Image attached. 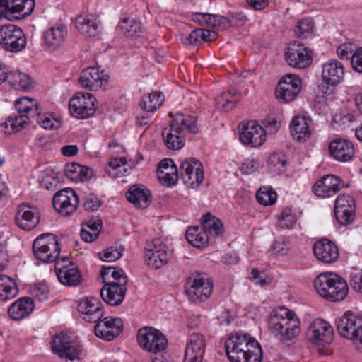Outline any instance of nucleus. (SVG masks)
Here are the masks:
<instances>
[{"mask_svg":"<svg viewBox=\"0 0 362 362\" xmlns=\"http://www.w3.org/2000/svg\"><path fill=\"white\" fill-rule=\"evenodd\" d=\"M127 199L136 208L144 209L152 202L150 190L143 185H132L126 193Z\"/></svg>","mask_w":362,"mask_h":362,"instance_id":"obj_30","label":"nucleus"},{"mask_svg":"<svg viewBox=\"0 0 362 362\" xmlns=\"http://www.w3.org/2000/svg\"><path fill=\"white\" fill-rule=\"evenodd\" d=\"M109 81V76L98 67H88L81 73L80 85L91 91H97L104 88Z\"/></svg>","mask_w":362,"mask_h":362,"instance_id":"obj_21","label":"nucleus"},{"mask_svg":"<svg viewBox=\"0 0 362 362\" xmlns=\"http://www.w3.org/2000/svg\"><path fill=\"white\" fill-rule=\"evenodd\" d=\"M33 295L36 299H38L40 301L44 300L48 298V288L45 285L35 286L33 289Z\"/></svg>","mask_w":362,"mask_h":362,"instance_id":"obj_60","label":"nucleus"},{"mask_svg":"<svg viewBox=\"0 0 362 362\" xmlns=\"http://www.w3.org/2000/svg\"><path fill=\"white\" fill-rule=\"evenodd\" d=\"M288 250V244L284 240H276L272 245V251L276 255H284Z\"/></svg>","mask_w":362,"mask_h":362,"instance_id":"obj_58","label":"nucleus"},{"mask_svg":"<svg viewBox=\"0 0 362 362\" xmlns=\"http://www.w3.org/2000/svg\"><path fill=\"white\" fill-rule=\"evenodd\" d=\"M137 341L144 350L154 354L165 349L168 344L165 335L151 327H143L139 330Z\"/></svg>","mask_w":362,"mask_h":362,"instance_id":"obj_12","label":"nucleus"},{"mask_svg":"<svg viewBox=\"0 0 362 362\" xmlns=\"http://www.w3.org/2000/svg\"><path fill=\"white\" fill-rule=\"evenodd\" d=\"M34 309V303L32 298L24 297L13 303L8 309V314L11 319L16 321L27 317Z\"/></svg>","mask_w":362,"mask_h":362,"instance_id":"obj_31","label":"nucleus"},{"mask_svg":"<svg viewBox=\"0 0 362 362\" xmlns=\"http://www.w3.org/2000/svg\"><path fill=\"white\" fill-rule=\"evenodd\" d=\"M119 28L120 31L128 37H133L141 32V22L134 18H124L121 21Z\"/></svg>","mask_w":362,"mask_h":362,"instance_id":"obj_45","label":"nucleus"},{"mask_svg":"<svg viewBox=\"0 0 362 362\" xmlns=\"http://www.w3.org/2000/svg\"><path fill=\"white\" fill-rule=\"evenodd\" d=\"M285 59L292 67L305 69L312 64V52L303 44L295 41L288 44L285 52Z\"/></svg>","mask_w":362,"mask_h":362,"instance_id":"obj_14","label":"nucleus"},{"mask_svg":"<svg viewBox=\"0 0 362 362\" xmlns=\"http://www.w3.org/2000/svg\"><path fill=\"white\" fill-rule=\"evenodd\" d=\"M337 329L340 336L351 340L362 352V316L346 311L339 318Z\"/></svg>","mask_w":362,"mask_h":362,"instance_id":"obj_6","label":"nucleus"},{"mask_svg":"<svg viewBox=\"0 0 362 362\" xmlns=\"http://www.w3.org/2000/svg\"><path fill=\"white\" fill-rule=\"evenodd\" d=\"M123 326V320L120 317L107 316L98 321L94 331L98 337L111 341L121 334Z\"/></svg>","mask_w":362,"mask_h":362,"instance_id":"obj_20","label":"nucleus"},{"mask_svg":"<svg viewBox=\"0 0 362 362\" xmlns=\"http://www.w3.org/2000/svg\"><path fill=\"white\" fill-rule=\"evenodd\" d=\"M334 215L337 221L343 226L352 223L355 218L356 204L354 198L346 194H340L335 200Z\"/></svg>","mask_w":362,"mask_h":362,"instance_id":"obj_18","label":"nucleus"},{"mask_svg":"<svg viewBox=\"0 0 362 362\" xmlns=\"http://www.w3.org/2000/svg\"><path fill=\"white\" fill-rule=\"evenodd\" d=\"M68 37L65 24L59 23L48 28L43 33V45L49 51H55L64 46Z\"/></svg>","mask_w":362,"mask_h":362,"instance_id":"obj_22","label":"nucleus"},{"mask_svg":"<svg viewBox=\"0 0 362 362\" xmlns=\"http://www.w3.org/2000/svg\"><path fill=\"white\" fill-rule=\"evenodd\" d=\"M313 284L316 291L332 302L344 300L349 292L347 282L336 274H321L315 279Z\"/></svg>","mask_w":362,"mask_h":362,"instance_id":"obj_5","label":"nucleus"},{"mask_svg":"<svg viewBox=\"0 0 362 362\" xmlns=\"http://www.w3.org/2000/svg\"><path fill=\"white\" fill-rule=\"evenodd\" d=\"M178 174L183 183L191 188L199 187L204 177L202 165L195 158H187L181 161Z\"/></svg>","mask_w":362,"mask_h":362,"instance_id":"obj_9","label":"nucleus"},{"mask_svg":"<svg viewBox=\"0 0 362 362\" xmlns=\"http://www.w3.org/2000/svg\"><path fill=\"white\" fill-rule=\"evenodd\" d=\"M169 116L172 117V121L170 127L164 128L162 131L163 141L168 149L180 150L185 145L187 133L198 132L197 119L195 117L180 112L175 115L170 112Z\"/></svg>","mask_w":362,"mask_h":362,"instance_id":"obj_2","label":"nucleus"},{"mask_svg":"<svg viewBox=\"0 0 362 362\" xmlns=\"http://www.w3.org/2000/svg\"><path fill=\"white\" fill-rule=\"evenodd\" d=\"M287 158L281 152L272 153L267 159V167L272 173L279 175L286 170Z\"/></svg>","mask_w":362,"mask_h":362,"instance_id":"obj_41","label":"nucleus"},{"mask_svg":"<svg viewBox=\"0 0 362 362\" xmlns=\"http://www.w3.org/2000/svg\"><path fill=\"white\" fill-rule=\"evenodd\" d=\"M128 171L126 163L122 158H115L108 163V167L105 168V172L111 177H121L124 175Z\"/></svg>","mask_w":362,"mask_h":362,"instance_id":"obj_48","label":"nucleus"},{"mask_svg":"<svg viewBox=\"0 0 362 362\" xmlns=\"http://www.w3.org/2000/svg\"><path fill=\"white\" fill-rule=\"evenodd\" d=\"M240 141L252 147L261 146L266 140L265 130L256 122H242L239 125Z\"/></svg>","mask_w":362,"mask_h":362,"instance_id":"obj_17","label":"nucleus"},{"mask_svg":"<svg viewBox=\"0 0 362 362\" xmlns=\"http://www.w3.org/2000/svg\"><path fill=\"white\" fill-rule=\"evenodd\" d=\"M258 168V163L254 159H247L242 165L241 171L244 174H251Z\"/></svg>","mask_w":362,"mask_h":362,"instance_id":"obj_61","label":"nucleus"},{"mask_svg":"<svg viewBox=\"0 0 362 362\" xmlns=\"http://www.w3.org/2000/svg\"><path fill=\"white\" fill-rule=\"evenodd\" d=\"M226 18L222 16L209 14L208 16L206 26L207 27H218L221 23H224Z\"/></svg>","mask_w":362,"mask_h":362,"instance_id":"obj_62","label":"nucleus"},{"mask_svg":"<svg viewBox=\"0 0 362 362\" xmlns=\"http://www.w3.org/2000/svg\"><path fill=\"white\" fill-rule=\"evenodd\" d=\"M35 8L34 0H24L21 8H20V13L21 16L25 17L32 13Z\"/></svg>","mask_w":362,"mask_h":362,"instance_id":"obj_63","label":"nucleus"},{"mask_svg":"<svg viewBox=\"0 0 362 362\" xmlns=\"http://www.w3.org/2000/svg\"><path fill=\"white\" fill-rule=\"evenodd\" d=\"M349 283L354 291L362 293V272L356 271L351 273Z\"/></svg>","mask_w":362,"mask_h":362,"instance_id":"obj_56","label":"nucleus"},{"mask_svg":"<svg viewBox=\"0 0 362 362\" xmlns=\"http://www.w3.org/2000/svg\"><path fill=\"white\" fill-rule=\"evenodd\" d=\"M81 165L72 163L67 164L65 168V175L71 180H78L79 170H81Z\"/></svg>","mask_w":362,"mask_h":362,"instance_id":"obj_59","label":"nucleus"},{"mask_svg":"<svg viewBox=\"0 0 362 362\" xmlns=\"http://www.w3.org/2000/svg\"><path fill=\"white\" fill-rule=\"evenodd\" d=\"M0 45L10 52H19L26 46V38L23 31L13 24L0 27Z\"/></svg>","mask_w":362,"mask_h":362,"instance_id":"obj_11","label":"nucleus"},{"mask_svg":"<svg viewBox=\"0 0 362 362\" xmlns=\"http://www.w3.org/2000/svg\"><path fill=\"white\" fill-rule=\"evenodd\" d=\"M186 238L189 243L196 247H204L208 244L209 235L198 226L189 227L186 231Z\"/></svg>","mask_w":362,"mask_h":362,"instance_id":"obj_38","label":"nucleus"},{"mask_svg":"<svg viewBox=\"0 0 362 362\" xmlns=\"http://www.w3.org/2000/svg\"><path fill=\"white\" fill-rule=\"evenodd\" d=\"M80 317L86 322L97 323L103 316L101 303L93 296L81 300L78 305Z\"/></svg>","mask_w":362,"mask_h":362,"instance_id":"obj_23","label":"nucleus"},{"mask_svg":"<svg viewBox=\"0 0 362 362\" xmlns=\"http://www.w3.org/2000/svg\"><path fill=\"white\" fill-rule=\"evenodd\" d=\"M18 293L16 283L9 276L0 274V300H9L16 297Z\"/></svg>","mask_w":362,"mask_h":362,"instance_id":"obj_39","label":"nucleus"},{"mask_svg":"<svg viewBox=\"0 0 362 362\" xmlns=\"http://www.w3.org/2000/svg\"><path fill=\"white\" fill-rule=\"evenodd\" d=\"M344 65L339 61L330 59L322 65V78L327 85H339L344 80Z\"/></svg>","mask_w":362,"mask_h":362,"instance_id":"obj_28","label":"nucleus"},{"mask_svg":"<svg viewBox=\"0 0 362 362\" xmlns=\"http://www.w3.org/2000/svg\"><path fill=\"white\" fill-rule=\"evenodd\" d=\"M202 230L209 236L219 237L223 235L224 229L223 224L220 219L210 213L204 214L202 218Z\"/></svg>","mask_w":362,"mask_h":362,"instance_id":"obj_35","label":"nucleus"},{"mask_svg":"<svg viewBox=\"0 0 362 362\" xmlns=\"http://www.w3.org/2000/svg\"><path fill=\"white\" fill-rule=\"evenodd\" d=\"M291 136L299 142L305 141L311 136L310 125L305 117H294L290 124Z\"/></svg>","mask_w":362,"mask_h":362,"instance_id":"obj_33","label":"nucleus"},{"mask_svg":"<svg viewBox=\"0 0 362 362\" xmlns=\"http://www.w3.org/2000/svg\"><path fill=\"white\" fill-rule=\"evenodd\" d=\"M330 155L339 162H349L355 155V148L353 143L344 139L332 140L329 146Z\"/></svg>","mask_w":362,"mask_h":362,"instance_id":"obj_29","label":"nucleus"},{"mask_svg":"<svg viewBox=\"0 0 362 362\" xmlns=\"http://www.w3.org/2000/svg\"><path fill=\"white\" fill-rule=\"evenodd\" d=\"M96 99L90 93H78L69 101V112L78 119H86L92 116L96 109Z\"/></svg>","mask_w":362,"mask_h":362,"instance_id":"obj_15","label":"nucleus"},{"mask_svg":"<svg viewBox=\"0 0 362 362\" xmlns=\"http://www.w3.org/2000/svg\"><path fill=\"white\" fill-rule=\"evenodd\" d=\"M54 209L64 216L75 213L79 205V197L71 188L58 191L52 199Z\"/></svg>","mask_w":362,"mask_h":362,"instance_id":"obj_13","label":"nucleus"},{"mask_svg":"<svg viewBox=\"0 0 362 362\" xmlns=\"http://www.w3.org/2000/svg\"><path fill=\"white\" fill-rule=\"evenodd\" d=\"M123 251L124 248L121 245L111 246L99 253V257L105 262H115L122 257Z\"/></svg>","mask_w":362,"mask_h":362,"instance_id":"obj_50","label":"nucleus"},{"mask_svg":"<svg viewBox=\"0 0 362 362\" xmlns=\"http://www.w3.org/2000/svg\"><path fill=\"white\" fill-rule=\"evenodd\" d=\"M169 170H157V175L160 182L166 187L173 186L179 179L177 168H170Z\"/></svg>","mask_w":362,"mask_h":362,"instance_id":"obj_49","label":"nucleus"},{"mask_svg":"<svg viewBox=\"0 0 362 362\" xmlns=\"http://www.w3.org/2000/svg\"><path fill=\"white\" fill-rule=\"evenodd\" d=\"M66 262L71 263L69 258L62 257L55 264V270L59 281L64 285L76 286L82 281V276L76 267H69L65 264Z\"/></svg>","mask_w":362,"mask_h":362,"instance_id":"obj_26","label":"nucleus"},{"mask_svg":"<svg viewBox=\"0 0 362 362\" xmlns=\"http://www.w3.org/2000/svg\"><path fill=\"white\" fill-rule=\"evenodd\" d=\"M16 112L22 115H28L30 118L35 117L40 114L39 104L28 97H22L15 101Z\"/></svg>","mask_w":362,"mask_h":362,"instance_id":"obj_37","label":"nucleus"},{"mask_svg":"<svg viewBox=\"0 0 362 362\" xmlns=\"http://www.w3.org/2000/svg\"><path fill=\"white\" fill-rule=\"evenodd\" d=\"M230 362H262L263 351L259 343L251 335L236 332L225 341Z\"/></svg>","mask_w":362,"mask_h":362,"instance_id":"obj_1","label":"nucleus"},{"mask_svg":"<svg viewBox=\"0 0 362 362\" xmlns=\"http://www.w3.org/2000/svg\"><path fill=\"white\" fill-rule=\"evenodd\" d=\"M333 335L332 327L320 318L314 320L307 332L308 339L317 345L330 344L333 340Z\"/></svg>","mask_w":362,"mask_h":362,"instance_id":"obj_19","label":"nucleus"},{"mask_svg":"<svg viewBox=\"0 0 362 362\" xmlns=\"http://www.w3.org/2000/svg\"><path fill=\"white\" fill-rule=\"evenodd\" d=\"M83 206L85 210L94 211L100 207L101 202L95 194H89L85 197Z\"/></svg>","mask_w":362,"mask_h":362,"instance_id":"obj_55","label":"nucleus"},{"mask_svg":"<svg viewBox=\"0 0 362 362\" xmlns=\"http://www.w3.org/2000/svg\"><path fill=\"white\" fill-rule=\"evenodd\" d=\"M213 283L199 275L189 276L185 284V293L193 303L205 301L212 293Z\"/></svg>","mask_w":362,"mask_h":362,"instance_id":"obj_10","label":"nucleus"},{"mask_svg":"<svg viewBox=\"0 0 362 362\" xmlns=\"http://www.w3.org/2000/svg\"><path fill=\"white\" fill-rule=\"evenodd\" d=\"M76 28L83 35L95 37L98 33V23L94 16H79L75 22Z\"/></svg>","mask_w":362,"mask_h":362,"instance_id":"obj_34","label":"nucleus"},{"mask_svg":"<svg viewBox=\"0 0 362 362\" xmlns=\"http://www.w3.org/2000/svg\"><path fill=\"white\" fill-rule=\"evenodd\" d=\"M105 284L100 290L103 300L110 305L121 304L127 292V276L122 269L114 267H105L100 272Z\"/></svg>","mask_w":362,"mask_h":362,"instance_id":"obj_4","label":"nucleus"},{"mask_svg":"<svg viewBox=\"0 0 362 362\" xmlns=\"http://www.w3.org/2000/svg\"><path fill=\"white\" fill-rule=\"evenodd\" d=\"M24 0H1V14L4 12L20 13Z\"/></svg>","mask_w":362,"mask_h":362,"instance_id":"obj_54","label":"nucleus"},{"mask_svg":"<svg viewBox=\"0 0 362 362\" xmlns=\"http://www.w3.org/2000/svg\"><path fill=\"white\" fill-rule=\"evenodd\" d=\"M240 93L235 90L223 92L218 98L217 103L221 105L222 107L228 111L233 109L239 100Z\"/></svg>","mask_w":362,"mask_h":362,"instance_id":"obj_47","label":"nucleus"},{"mask_svg":"<svg viewBox=\"0 0 362 362\" xmlns=\"http://www.w3.org/2000/svg\"><path fill=\"white\" fill-rule=\"evenodd\" d=\"M301 89V81L293 74L283 76L276 88V98L282 103L293 101Z\"/></svg>","mask_w":362,"mask_h":362,"instance_id":"obj_16","label":"nucleus"},{"mask_svg":"<svg viewBox=\"0 0 362 362\" xmlns=\"http://www.w3.org/2000/svg\"><path fill=\"white\" fill-rule=\"evenodd\" d=\"M268 327L270 332L282 341H291L300 332V322L296 314L284 307L271 312Z\"/></svg>","mask_w":362,"mask_h":362,"instance_id":"obj_3","label":"nucleus"},{"mask_svg":"<svg viewBox=\"0 0 362 362\" xmlns=\"http://www.w3.org/2000/svg\"><path fill=\"white\" fill-rule=\"evenodd\" d=\"M296 222V217L291 209L287 207L282 210L279 216V223L282 228L291 229Z\"/></svg>","mask_w":362,"mask_h":362,"instance_id":"obj_51","label":"nucleus"},{"mask_svg":"<svg viewBox=\"0 0 362 362\" xmlns=\"http://www.w3.org/2000/svg\"><path fill=\"white\" fill-rule=\"evenodd\" d=\"M30 123V118L28 115L14 112L6 118V121L3 125L5 128L10 126L13 132H17L25 128Z\"/></svg>","mask_w":362,"mask_h":362,"instance_id":"obj_43","label":"nucleus"},{"mask_svg":"<svg viewBox=\"0 0 362 362\" xmlns=\"http://www.w3.org/2000/svg\"><path fill=\"white\" fill-rule=\"evenodd\" d=\"M6 81L16 90L28 91L33 88L30 76L22 72L7 73Z\"/></svg>","mask_w":362,"mask_h":362,"instance_id":"obj_36","label":"nucleus"},{"mask_svg":"<svg viewBox=\"0 0 362 362\" xmlns=\"http://www.w3.org/2000/svg\"><path fill=\"white\" fill-rule=\"evenodd\" d=\"M313 27L314 24L312 21L304 18L298 21L294 32L298 37L305 38L312 33Z\"/></svg>","mask_w":362,"mask_h":362,"instance_id":"obj_52","label":"nucleus"},{"mask_svg":"<svg viewBox=\"0 0 362 362\" xmlns=\"http://www.w3.org/2000/svg\"><path fill=\"white\" fill-rule=\"evenodd\" d=\"M40 214L35 206L22 204L15 216V223L21 229L30 231L39 223Z\"/></svg>","mask_w":362,"mask_h":362,"instance_id":"obj_24","label":"nucleus"},{"mask_svg":"<svg viewBox=\"0 0 362 362\" xmlns=\"http://www.w3.org/2000/svg\"><path fill=\"white\" fill-rule=\"evenodd\" d=\"M257 201L264 206H270L276 202L277 194L271 187H262L256 194Z\"/></svg>","mask_w":362,"mask_h":362,"instance_id":"obj_46","label":"nucleus"},{"mask_svg":"<svg viewBox=\"0 0 362 362\" xmlns=\"http://www.w3.org/2000/svg\"><path fill=\"white\" fill-rule=\"evenodd\" d=\"M344 186V182L339 177L327 175L314 184L313 192L319 197L326 198L335 194Z\"/></svg>","mask_w":362,"mask_h":362,"instance_id":"obj_25","label":"nucleus"},{"mask_svg":"<svg viewBox=\"0 0 362 362\" xmlns=\"http://www.w3.org/2000/svg\"><path fill=\"white\" fill-rule=\"evenodd\" d=\"M80 235L82 240L87 243H90L98 238V230L96 229L95 231H90L88 229L83 227Z\"/></svg>","mask_w":362,"mask_h":362,"instance_id":"obj_64","label":"nucleus"},{"mask_svg":"<svg viewBox=\"0 0 362 362\" xmlns=\"http://www.w3.org/2000/svg\"><path fill=\"white\" fill-rule=\"evenodd\" d=\"M52 351L60 358L73 361L84 356L81 345L74 341L66 333L60 332L54 336L52 343Z\"/></svg>","mask_w":362,"mask_h":362,"instance_id":"obj_8","label":"nucleus"},{"mask_svg":"<svg viewBox=\"0 0 362 362\" xmlns=\"http://www.w3.org/2000/svg\"><path fill=\"white\" fill-rule=\"evenodd\" d=\"M351 64L354 71L362 74V47L354 52L351 57Z\"/></svg>","mask_w":362,"mask_h":362,"instance_id":"obj_57","label":"nucleus"},{"mask_svg":"<svg viewBox=\"0 0 362 362\" xmlns=\"http://www.w3.org/2000/svg\"><path fill=\"white\" fill-rule=\"evenodd\" d=\"M36 122L45 129H54L59 127V122L48 115H40V113L37 116H35Z\"/></svg>","mask_w":362,"mask_h":362,"instance_id":"obj_53","label":"nucleus"},{"mask_svg":"<svg viewBox=\"0 0 362 362\" xmlns=\"http://www.w3.org/2000/svg\"><path fill=\"white\" fill-rule=\"evenodd\" d=\"M164 100V95L161 92H152L142 98L140 106L145 111L152 112L159 108Z\"/></svg>","mask_w":362,"mask_h":362,"instance_id":"obj_42","label":"nucleus"},{"mask_svg":"<svg viewBox=\"0 0 362 362\" xmlns=\"http://www.w3.org/2000/svg\"><path fill=\"white\" fill-rule=\"evenodd\" d=\"M218 33L204 29H197L192 31L189 35V42L192 45H199L203 42L214 41L216 39Z\"/></svg>","mask_w":362,"mask_h":362,"instance_id":"obj_44","label":"nucleus"},{"mask_svg":"<svg viewBox=\"0 0 362 362\" xmlns=\"http://www.w3.org/2000/svg\"><path fill=\"white\" fill-rule=\"evenodd\" d=\"M313 250L316 258L325 264L335 262L339 258V249L332 240L322 238L315 243Z\"/></svg>","mask_w":362,"mask_h":362,"instance_id":"obj_27","label":"nucleus"},{"mask_svg":"<svg viewBox=\"0 0 362 362\" xmlns=\"http://www.w3.org/2000/svg\"><path fill=\"white\" fill-rule=\"evenodd\" d=\"M33 251L36 259L44 263L59 260V243L53 234L45 233L38 236L33 243Z\"/></svg>","mask_w":362,"mask_h":362,"instance_id":"obj_7","label":"nucleus"},{"mask_svg":"<svg viewBox=\"0 0 362 362\" xmlns=\"http://www.w3.org/2000/svg\"><path fill=\"white\" fill-rule=\"evenodd\" d=\"M205 349V337L200 333H193L189 337L185 352L203 357Z\"/></svg>","mask_w":362,"mask_h":362,"instance_id":"obj_40","label":"nucleus"},{"mask_svg":"<svg viewBox=\"0 0 362 362\" xmlns=\"http://www.w3.org/2000/svg\"><path fill=\"white\" fill-rule=\"evenodd\" d=\"M147 264L155 269L161 268L169 260V254L166 246L162 244H154L153 248L147 250L145 253Z\"/></svg>","mask_w":362,"mask_h":362,"instance_id":"obj_32","label":"nucleus"}]
</instances>
